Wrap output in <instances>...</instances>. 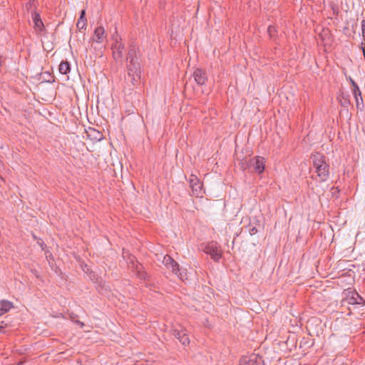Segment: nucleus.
<instances>
[{
    "label": "nucleus",
    "instance_id": "1",
    "mask_svg": "<svg viewBox=\"0 0 365 365\" xmlns=\"http://www.w3.org/2000/svg\"><path fill=\"white\" fill-rule=\"evenodd\" d=\"M140 59V48L138 45L133 41L128 46L125 58V68L127 71L125 81L130 82L132 85L138 83L140 78L141 65Z\"/></svg>",
    "mask_w": 365,
    "mask_h": 365
},
{
    "label": "nucleus",
    "instance_id": "2",
    "mask_svg": "<svg viewBox=\"0 0 365 365\" xmlns=\"http://www.w3.org/2000/svg\"><path fill=\"white\" fill-rule=\"evenodd\" d=\"M312 165L320 182H325L329 177V165L327 157L322 153L312 155Z\"/></svg>",
    "mask_w": 365,
    "mask_h": 365
},
{
    "label": "nucleus",
    "instance_id": "3",
    "mask_svg": "<svg viewBox=\"0 0 365 365\" xmlns=\"http://www.w3.org/2000/svg\"><path fill=\"white\" fill-rule=\"evenodd\" d=\"M106 38V34L105 29L103 26H99L96 28L93 32V35L91 37V38L89 41V43H91V46L92 48H93L95 50L97 48L96 45H100L101 46L99 48H101L103 47V42L105 39Z\"/></svg>",
    "mask_w": 365,
    "mask_h": 365
},
{
    "label": "nucleus",
    "instance_id": "4",
    "mask_svg": "<svg viewBox=\"0 0 365 365\" xmlns=\"http://www.w3.org/2000/svg\"><path fill=\"white\" fill-rule=\"evenodd\" d=\"M189 184L192 190V195L196 197H203L205 193L203 184L196 175H190Z\"/></svg>",
    "mask_w": 365,
    "mask_h": 365
},
{
    "label": "nucleus",
    "instance_id": "5",
    "mask_svg": "<svg viewBox=\"0 0 365 365\" xmlns=\"http://www.w3.org/2000/svg\"><path fill=\"white\" fill-rule=\"evenodd\" d=\"M265 159L261 156L249 158L250 172L261 174L265 168Z\"/></svg>",
    "mask_w": 365,
    "mask_h": 365
},
{
    "label": "nucleus",
    "instance_id": "6",
    "mask_svg": "<svg viewBox=\"0 0 365 365\" xmlns=\"http://www.w3.org/2000/svg\"><path fill=\"white\" fill-rule=\"evenodd\" d=\"M204 252L209 255L211 258L215 261L218 262L222 256V252L220 249V247L217 245L216 242H212L208 243L204 248Z\"/></svg>",
    "mask_w": 365,
    "mask_h": 365
},
{
    "label": "nucleus",
    "instance_id": "7",
    "mask_svg": "<svg viewBox=\"0 0 365 365\" xmlns=\"http://www.w3.org/2000/svg\"><path fill=\"white\" fill-rule=\"evenodd\" d=\"M240 365H265L262 356L257 354L244 356L240 360Z\"/></svg>",
    "mask_w": 365,
    "mask_h": 365
},
{
    "label": "nucleus",
    "instance_id": "8",
    "mask_svg": "<svg viewBox=\"0 0 365 365\" xmlns=\"http://www.w3.org/2000/svg\"><path fill=\"white\" fill-rule=\"evenodd\" d=\"M111 48L113 50V57L114 60L115 61H122L125 50L124 44L116 38L115 42L112 45Z\"/></svg>",
    "mask_w": 365,
    "mask_h": 365
},
{
    "label": "nucleus",
    "instance_id": "9",
    "mask_svg": "<svg viewBox=\"0 0 365 365\" xmlns=\"http://www.w3.org/2000/svg\"><path fill=\"white\" fill-rule=\"evenodd\" d=\"M172 334L179 340V341L183 346H187L190 344V339L186 331L183 329H178L176 328H173L171 329Z\"/></svg>",
    "mask_w": 365,
    "mask_h": 365
},
{
    "label": "nucleus",
    "instance_id": "10",
    "mask_svg": "<svg viewBox=\"0 0 365 365\" xmlns=\"http://www.w3.org/2000/svg\"><path fill=\"white\" fill-rule=\"evenodd\" d=\"M32 19L34 24V29L37 34L46 33V28L41 18L40 14L35 11L32 14Z\"/></svg>",
    "mask_w": 365,
    "mask_h": 365
},
{
    "label": "nucleus",
    "instance_id": "11",
    "mask_svg": "<svg viewBox=\"0 0 365 365\" xmlns=\"http://www.w3.org/2000/svg\"><path fill=\"white\" fill-rule=\"evenodd\" d=\"M163 264L168 269H171L173 273L175 274H178L180 271V266L178 263L168 255H166L164 257Z\"/></svg>",
    "mask_w": 365,
    "mask_h": 365
},
{
    "label": "nucleus",
    "instance_id": "12",
    "mask_svg": "<svg viewBox=\"0 0 365 365\" xmlns=\"http://www.w3.org/2000/svg\"><path fill=\"white\" fill-rule=\"evenodd\" d=\"M131 271L141 280L149 279L148 274L144 270V267L139 262L135 263V265L131 268Z\"/></svg>",
    "mask_w": 365,
    "mask_h": 365
},
{
    "label": "nucleus",
    "instance_id": "13",
    "mask_svg": "<svg viewBox=\"0 0 365 365\" xmlns=\"http://www.w3.org/2000/svg\"><path fill=\"white\" fill-rule=\"evenodd\" d=\"M193 77L199 86L205 85L207 80L206 73L202 68H197L193 73Z\"/></svg>",
    "mask_w": 365,
    "mask_h": 365
},
{
    "label": "nucleus",
    "instance_id": "14",
    "mask_svg": "<svg viewBox=\"0 0 365 365\" xmlns=\"http://www.w3.org/2000/svg\"><path fill=\"white\" fill-rule=\"evenodd\" d=\"M76 27L79 31H82L83 30H86L87 27V19L86 17V10L83 9L81 11L80 16L78 19L76 23Z\"/></svg>",
    "mask_w": 365,
    "mask_h": 365
},
{
    "label": "nucleus",
    "instance_id": "15",
    "mask_svg": "<svg viewBox=\"0 0 365 365\" xmlns=\"http://www.w3.org/2000/svg\"><path fill=\"white\" fill-rule=\"evenodd\" d=\"M348 303L350 304H365V300L361 297L358 292H352V294L348 299Z\"/></svg>",
    "mask_w": 365,
    "mask_h": 365
},
{
    "label": "nucleus",
    "instance_id": "16",
    "mask_svg": "<svg viewBox=\"0 0 365 365\" xmlns=\"http://www.w3.org/2000/svg\"><path fill=\"white\" fill-rule=\"evenodd\" d=\"M123 257L125 259L128 267L130 269L135 265V263L138 262L134 255H130L128 252H125L124 249L123 250Z\"/></svg>",
    "mask_w": 365,
    "mask_h": 365
},
{
    "label": "nucleus",
    "instance_id": "17",
    "mask_svg": "<svg viewBox=\"0 0 365 365\" xmlns=\"http://www.w3.org/2000/svg\"><path fill=\"white\" fill-rule=\"evenodd\" d=\"M58 70L61 74H67L71 71L70 63L67 61H61L58 66Z\"/></svg>",
    "mask_w": 365,
    "mask_h": 365
},
{
    "label": "nucleus",
    "instance_id": "18",
    "mask_svg": "<svg viewBox=\"0 0 365 365\" xmlns=\"http://www.w3.org/2000/svg\"><path fill=\"white\" fill-rule=\"evenodd\" d=\"M314 340L309 338L304 337L300 341V348H304V349H308L314 346Z\"/></svg>",
    "mask_w": 365,
    "mask_h": 365
},
{
    "label": "nucleus",
    "instance_id": "19",
    "mask_svg": "<svg viewBox=\"0 0 365 365\" xmlns=\"http://www.w3.org/2000/svg\"><path fill=\"white\" fill-rule=\"evenodd\" d=\"M338 98L341 106L344 108L348 107L351 104L349 96L348 94L342 93L341 95Z\"/></svg>",
    "mask_w": 365,
    "mask_h": 365
},
{
    "label": "nucleus",
    "instance_id": "20",
    "mask_svg": "<svg viewBox=\"0 0 365 365\" xmlns=\"http://www.w3.org/2000/svg\"><path fill=\"white\" fill-rule=\"evenodd\" d=\"M240 168L243 171L248 170L250 171V166H249V158H245L242 160H240L239 163Z\"/></svg>",
    "mask_w": 365,
    "mask_h": 365
},
{
    "label": "nucleus",
    "instance_id": "21",
    "mask_svg": "<svg viewBox=\"0 0 365 365\" xmlns=\"http://www.w3.org/2000/svg\"><path fill=\"white\" fill-rule=\"evenodd\" d=\"M0 306L6 312H9L11 309L14 307L13 303L8 300H1Z\"/></svg>",
    "mask_w": 365,
    "mask_h": 365
},
{
    "label": "nucleus",
    "instance_id": "22",
    "mask_svg": "<svg viewBox=\"0 0 365 365\" xmlns=\"http://www.w3.org/2000/svg\"><path fill=\"white\" fill-rule=\"evenodd\" d=\"M245 229L248 231L250 235H254L258 232L256 226L253 225L251 222L245 227Z\"/></svg>",
    "mask_w": 365,
    "mask_h": 365
},
{
    "label": "nucleus",
    "instance_id": "23",
    "mask_svg": "<svg viewBox=\"0 0 365 365\" xmlns=\"http://www.w3.org/2000/svg\"><path fill=\"white\" fill-rule=\"evenodd\" d=\"M355 100H356V108L361 110H363L364 109V103H363L362 97H358V98H355Z\"/></svg>",
    "mask_w": 365,
    "mask_h": 365
},
{
    "label": "nucleus",
    "instance_id": "24",
    "mask_svg": "<svg viewBox=\"0 0 365 365\" xmlns=\"http://www.w3.org/2000/svg\"><path fill=\"white\" fill-rule=\"evenodd\" d=\"M267 32L270 37H273L276 35L277 30L274 26H269Z\"/></svg>",
    "mask_w": 365,
    "mask_h": 365
},
{
    "label": "nucleus",
    "instance_id": "25",
    "mask_svg": "<svg viewBox=\"0 0 365 365\" xmlns=\"http://www.w3.org/2000/svg\"><path fill=\"white\" fill-rule=\"evenodd\" d=\"M330 7L332 10L333 14L334 16H338L339 13V10L338 6L334 3L330 4Z\"/></svg>",
    "mask_w": 365,
    "mask_h": 365
},
{
    "label": "nucleus",
    "instance_id": "26",
    "mask_svg": "<svg viewBox=\"0 0 365 365\" xmlns=\"http://www.w3.org/2000/svg\"><path fill=\"white\" fill-rule=\"evenodd\" d=\"M90 277L91 280L96 283H101L102 281L101 277L92 272L90 274Z\"/></svg>",
    "mask_w": 365,
    "mask_h": 365
},
{
    "label": "nucleus",
    "instance_id": "27",
    "mask_svg": "<svg viewBox=\"0 0 365 365\" xmlns=\"http://www.w3.org/2000/svg\"><path fill=\"white\" fill-rule=\"evenodd\" d=\"M71 320L76 324L79 325L81 328H83L84 327V323L76 319L77 318V315H71Z\"/></svg>",
    "mask_w": 365,
    "mask_h": 365
},
{
    "label": "nucleus",
    "instance_id": "28",
    "mask_svg": "<svg viewBox=\"0 0 365 365\" xmlns=\"http://www.w3.org/2000/svg\"><path fill=\"white\" fill-rule=\"evenodd\" d=\"M181 280H184L187 279V273L185 272V270H182L180 268V271L178 272V274H176Z\"/></svg>",
    "mask_w": 365,
    "mask_h": 365
},
{
    "label": "nucleus",
    "instance_id": "29",
    "mask_svg": "<svg viewBox=\"0 0 365 365\" xmlns=\"http://www.w3.org/2000/svg\"><path fill=\"white\" fill-rule=\"evenodd\" d=\"M45 255L48 263L51 264V260H54L53 255L48 250H45Z\"/></svg>",
    "mask_w": 365,
    "mask_h": 365
},
{
    "label": "nucleus",
    "instance_id": "30",
    "mask_svg": "<svg viewBox=\"0 0 365 365\" xmlns=\"http://www.w3.org/2000/svg\"><path fill=\"white\" fill-rule=\"evenodd\" d=\"M37 243L38 245L41 247V250L45 251L47 250V246L44 243V242L41 240V239H39L38 241H37Z\"/></svg>",
    "mask_w": 365,
    "mask_h": 365
},
{
    "label": "nucleus",
    "instance_id": "31",
    "mask_svg": "<svg viewBox=\"0 0 365 365\" xmlns=\"http://www.w3.org/2000/svg\"><path fill=\"white\" fill-rule=\"evenodd\" d=\"M133 365H155L154 362L150 361H140L137 362Z\"/></svg>",
    "mask_w": 365,
    "mask_h": 365
},
{
    "label": "nucleus",
    "instance_id": "32",
    "mask_svg": "<svg viewBox=\"0 0 365 365\" xmlns=\"http://www.w3.org/2000/svg\"><path fill=\"white\" fill-rule=\"evenodd\" d=\"M353 95L354 96V98L361 97V93L360 89L359 88V91H357L356 89H353Z\"/></svg>",
    "mask_w": 365,
    "mask_h": 365
},
{
    "label": "nucleus",
    "instance_id": "33",
    "mask_svg": "<svg viewBox=\"0 0 365 365\" xmlns=\"http://www.w3.org/2000/svg\"><path fill=\"white\" fill-rule=\"evenodd\" d=\"M36 0H29L28 4H26L27 9H30L32 6V5L34 4Z\"/></svg>",
    "mask_w": 365,
    "mask_h": 365
},
{
    "label": "nucleus",
    "instance_id": "34",
    "mask_svg": "<svg viewBox=\"0 0 365 365\" xmlns=\"http://www.w3.org/2000/svg\"><path fill=\"white\" fill-rule=\"evenodd\" d=\"M7 312L0 306V316L4 315Z\"/></svg>",
    "mask_w": 365,
    "mask_h": 365
},
{
    "label": "nucleus",
    "instance_id": "35",
    "mask_svg": "<svg viewBox=\"0 0 365 365\" xmlns=\"http://www.w3.org/2000/svg\"><path fill=\"white\" fill-rule=\"evenodd\" d=\"M7 312L0 306V316L4 315Z\"/></svg>",
    "mask_w": 365,
    "mask_h": 365
},
{
    "label": "nucleus",
    "instance_id": "36",
    "mask_svg": "<svg viewBox=\"0 0 365 365\" xmlns=\"http://www.w3.org/2000/svg\"><path fill=\"white\" fill-rule=\"evenodd\" d=\"M353 87V89H356L357 91H359V86L356 82H353V85H351Z\"/></svg>",
    "mask_w": 365,
    "mask_h": 365
},
{
    "label": "nucleus",
    "instance_id": "37",
    "mask_svg": "<svg viewBox=\"0 0 365 365\" xmlns=\"http://www.w3.org/2000/svg\"><path fill=\"white\" fill-rule=\"evenodd\" d=\"M331 189H332V190H335V191H334V192H332L333 196L335 195V193H336V192H337V193H339V188H338V187H333Z\"/></svg>",
    "mask_w": 365,
    "mask_h": 365
},
{
    "label": "nucleus",
    "instance_id": "38",
    "mask_svg": "<svg viewBox=\"0 0 365 365\" xmlns=\"http://www.w3.org/2000/svg\"><path fill=\"white\" fill-rule=\"evenodd\" d=\"M361 30L365 31V19L361 21Z\"/></svg>",
    "mask_w": 365,
    "mask_h": 365
},
{
    "label": "nucleus",
    "instance_id": "39",
    "mask_svg": "<svg viewBox=\"0 0 365 365\" xmlns=\"http://www.w3.org/2000/svg\"><path fill=\"white\" fill-rule=\"evenodd\" d=\"M362 35H363V38L364 40V42L365 43V30L364 31H362Z\"/></svg>",
    "mask_w": 365,
    "mask_h": 365
},
{
    "label": "nucleus",
    "instance_id": "40",
    "mask_svg": "<svg viewBox=\"0 0 365 365\" xmlns=\"http://www.w3.org/2000/svg\"><path fill=\"white\" fill-rule=\"evenodd\" d=\"M324 33L325 34H329V31L327 29V30H326V31H324Z\"/></svg>",
    "mask_w": 365,
    "mask_h": 365
},
{
    "label": "nucleus",
    "instance_id": "41",
    "mask_svg": "<svg viewBox=\"0 0 365 365\" xmlns=\"http://www.w3.org/2000/svg\"><path fill=\"white\" fill-rule=\"evenodd\" d=\"M3 329H4V327L0 326V332H2L3 331Z\"/></svg>",
    "mask_w": 365,
    "mask_h": 365
},
{
    "label": "nucleus",
    "instance_id": "42",
    "mask_svg": "<svg viewBox=\"0 0 365 365\" xmlns=\"http://www.w3.org/2000/svg\"><path fill=\"white\" fill-rule=\"evenodd\" d=\"M350 82H351V85H353V82H355V81L350 78Z\"/></svg>",
    "mask_w": 365,
    "mask_h": 365
},
{
    "label": "nucleus",
    "instance_id": "43",
    "mask_svg": "<svg viewBox=\"0 0 365 365\" xmlns=\"http://www.w3.org/2000/svg\"><path fill=\"white\" fill-rule=\"evenodd\" d=\"M33 237H34V239H37V237H36L34 235H33Z\"/></svg>",
    "mask_w": 365,
    "mask_h": 365
}]
</instances>
